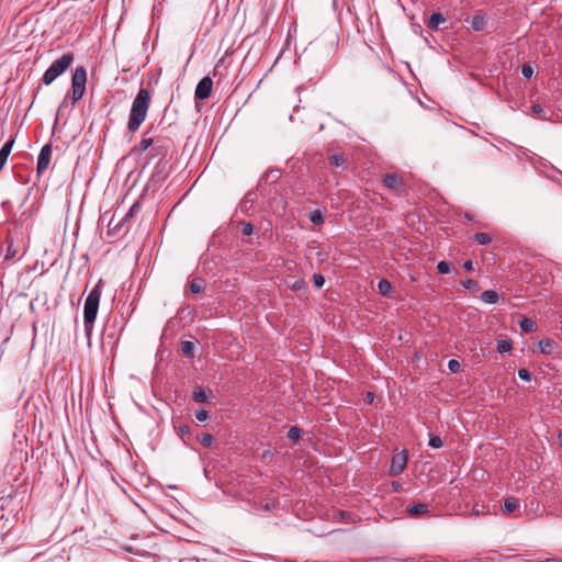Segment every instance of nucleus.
<instances>
[{"label": "nucleus", "mask_w": 562, "mask_h": 562, "mask_svg": "<svg viewBox=\"0 0 562 562\" xmlns=\"http://www.w3.org/2000/svg\"><path fill=\"white\" fill-rule=\"evenodd\" d=\"M473 239L480 245H487L492 241V237L487 233H475Z\"/></svg>", "instance_id": "25"}, {"label": "nucleus", "mask_w": 562, "mask_h": 562, "mask_svg": "<svg viewBox=\"0 0 562 562\" xmlns=\"http://www.w3.org/2000/svg\"><path fill=\"white\" fill-rule=\"evenodd\" d=\"M437 271L440 274H448L451 271V265L447 261H439L437 265Z\"/></svg>", "instance_id": "29"}, {"label": "nucleus", "mask_w": 562, "mask_h": 562, "mask_svg": "<svg viewBox=\"0 0 562 562\" xmlns=\"http://www.w3.org/2000/svg\"><path fill=\"white\" fill-rule=\"evenodd\" d=\"M213 441H214L213 436H212L211 434H207V432L203 434V435L201 436V438H200V442H201V445H202L203 447H205V448H207V447L212 446Z\"/></svg>", "instance_id": "32"}, {"label": "nucleus", "mask_w": 562, "mask_h": 562, "mask_svg": "<svg viewBox=\"0 0 562 562\" xmlns=\"http://www.w3.org/2000/svg\"><path fill=\"white\" fill-rule=\"evenodd\" d=\"M448 369L452 373H458L460 371V369H461V363L458 360H456V359H451L448 362Z\"/></svg>", "instance_id": "33"}, {"label": "nucleus", "mask_w": 562, "mask_h": 562, "mask_svg": "<svg viewBox=\"0 0 562 562\" xmlns=\"http://www.w3.org/2000/svg\"><path fill=\"white\" fill-rule=\"evenodd\" d=\"M519 326H520V329L525 333H531V331L536 330V328H537L536 322L531 321L528 317H522L519 321Z\"/></svg>", "instance_id": "19"}, {"label": "nucleus", "mask_w": 562, "mask_h": 562, "mask_svg": "<svg viewBox=\"0 0 562 562\" xmlns=\"http://www.w3.org/2000/svg\"><path fill=\"white\" fill-rule=\"evenodd\" d=\"M329 160L336 167H341L346 162V157L344 154H335L330 156Z\"/></svg>", "instance_id": "28"}, {"label": "nucleus", "mask_w": 562, "mask_h": 562, "mask_svg": "<svg viewBox=\"0 0 562 562\" xmlns=\"http://www.w3.org/2000/svg\"><path fill=\"white\" fill-rule=\"evenodd\" d=\"M382 182L390 190H403L404 189L403 176L397 172L384 175L382 178Z\"/></svg>", "instance_id": "6"}, {"label": "nucleus", "mask_w": 562, "mask_h": 562, "mask_svg": "<svg viewBox=\"0 0 562 562\" xmlns=\"http://www.w3.org/2000/svg\"><path fill=\"white\" fill-rule=\"evenodd\" d=\"M302 429L296 427V426H292L290 427L289 431H288V438L291 439V440H299L301 437H302Z\"/></svg>", "instance_id": "27"}, {"label": "nucleus", "mask_w": 562, "mask_h": 562, "mask_svg": "<svg viewBox=\"0 0 562 562\" xmlns=\"http://www.w3.org/2000/svg\"><path fill=\"white\" fill-rule=\"evenodd\" d=\"M463 268L468 271H471L473 269V261L472 260H467L464 261L463 263Z\"/></svg>", "instance_id": "41"}, {"label": "nucleus", "mask_w": 562, "mask_h": 562, "mask_svg": "<svg viewBox=\"0 0 562 562\" xmlns=\"http://www.w3.org/2000/svg\"><path fill=\"white\" fill-rule=\"evenodd\" d=\"M340 515H341V517L349 516V514L346 512H340Z\"/></svg>", "instance_id": "48"}, {"label": "nucleus", "mask_w": 562, "mask_h": 562, "mask_svg": "<svg viewBox=\"0 0 562 562\" xmlns=\"http://www.w3.org/2000/svg\"><path fill=\"white\" fill-rule=\"evenodd\" d=\"M153 143H140V150H146Z\"/></svg>", "instance_id": "44"}, {"label": "nucleus", "mask_w": 562, "mask_h": 562, "mask_svg": "<svg viewBox=\"0 0 562 562\" xmlns=\"http://www.w3.org/2000/svg\"><path fill=\"white\" fill-rule=\"evenodd\" d=\"M313 283L316 288H322L325 283V278L321 273L313 274Z\"/></svg>", "instance_id": "37"}, {"label": "nucleus", "mask_w": 562, "mask_h": 562, "mask_svg": "<svg viewBox=\"0 0 562 562\" xmlns=\"http://www.w3.org/2000/svg\"><path fill=\"white\" fill-rule=\"evenodd\" d=\"M407 453L406 451L400 452L392 458L390 473L392 475H400L406 468Z\"/></svg>", "instance_id": "8"}, {"label": "nucleus", "mask_w": 562, "mask_h": 562, "mask_svg": "<svg viewBox=\"0 0 562 562\" xmlns=\"http://www.w3.org/2000/svg\"><path fill=\"white\" fill-rule=\"evenodd\" d=\"M400 484H394V488L397 491L400 488Z\"/></svg>", "instance_id": "50"}, {"label": "nucleus", "mask_w": 562, "mask_h": 562, "mask_svg": "<svg viewBox=\"0 0 562 562\" xmlns=\"http://www.w3.org/2000/svg\"><path fill=\"white\" fill-rule=\"evenodd\" d=\"M142 140H148V142H151V140H153V138H150V137H149V138H145V137H144Z\"/></svg>", "instance_id": "51"}, {"label": "nucleus", "mask_w": 562, "mask_h": 562, "mask_svg": "<svg viewBox=\"0 0 562 562\" xmlns=\"http://www.w3.org/2000/svg\"><path fill=\"white\" fill-rule=\"evenodd\" d=\"M100 299L101 288L100 284H97L86 297L83 305V326L89 341L93 330V323L98 315Z\"/></svg>", "instance_id": "2"}, {"label": "nucleus", "mask_w": 562, "mask_h": 562, "mask_svg": "<svg viewBox=\"0 0 562 562\" xmlns=\"http://www.w3.org/2000/svg\"><path fill=\"white\" fill-rule=\"evenodd\" d=\"M465 217L471 221L472 220V216L469 214V213H465Z\"/></svg>", "instance_id": "49"}, {"label": "nucleus", "mask_w": 562, "mask_h": 562, "mask_svg": "<svg viewBox=\"0 0 562 562\" xmlns=\"http://www.w3.org/2000/svg\"><path fill=\"white\" fill-rule=\"evenodd\" d=\"M373 400H374L373 393L368 392L367 395H366V401L369 402V403H372Z\"/></svg>", "instance_id": "43"}, {"label": "nucleus", "mask_w": 562, "mask_h": 562, "mask_svg": "<svg viewBox=\"0 0 562 562\" xmlns=\"http://www.w3.org/2000/svg\"><path fill=\"white\" fill-rule=\"evenodd\" d=\"M554 346H555V342L550 338L541 339L538 342V348L541 353H547V355L551 353Z\"/></svg>", "instance_id": "16"}, {"label": "nucleus", "mask_w": 562, "mask_h": 562, "mask_svg": "<svg viewBox=\"0 0 562 562\" xmlns=\"http://www.w3.org/2000/svg\"><path fill=\"white\" fill-rule=\"evenodd\" d=\"M393 286L386 279H381L378 282V291L382 296H389L392 293Z\"/></svg>", "instance_id": "17"}, {"label": "nucleus", "mask_w": 562, "mask_h": 562, "mask_svg": "<svg viewBox=\"0 0 562 562\" xmlns=\"http://www.w3.org/2000/svg\"><path fill=\"white\" fill-rule=\"evenodd\" d=\"M272 507H273V505L268 503V504H266V505L263 506V509H265V510H270Z\"/></svg>", "instance_id": "46"}, {"label": "nucleus", "mask_w": 562, "mask_h": 562, "mask_svg": "<svg viewBox=\"0 0 562 562\" xmlns=\"http://www.w3.org/2000/svg\"><path fill=\"white\" fill-rule=\"evenodd\" d=\"M7 244L8 245L4 255V260H13L19 252V247L14 244V241L11 238L7 240Z\"/></svg>", "instance_id": "15"}, {"label": "nucleus", "mask_w": 562, "mask_h": 562, "mask_svg": "<svg viewBox=\"0 0 562 562\" xmlns=\"http://www.w3.org/2000/svg\"><path fill=\"white\" fill-rule=\"evenodd\" d=\"M241 233L245 236H250L254 233V225L249 222H244L241 224Z\"/></svg>", "instance_id": "34"}, {"label": "nucleus", "mask_w": 562, "mask_h": 562, "mask_svg": "<svg viewBox=\"0 0 562 562\" xmlns=\"http://www.w3.org/2000/svg\"><path fill=\"white\" fill-rule=\"evenodd\" d=\"M512 350V342L507 339H499L497 341V351L499 353H506Z\"/></svg>", "instance_id": "26"}, {"label": "nucleus", "mask_w": 562, "mask_h": 562, "mask_svg": "<svg viewBox=\"0 0 562 562\" xmlns=\"http://www.w3.org/2000/svg\"><path fill=\"white\" fill-rule=\"evenodd\" d=\"M213 81L210 77L202 78L195 88V98L199 100H205L211 95Z\"/></svg>", "instance_id": "7"}, {"label": "nucleus", "mask_w": 562, "mask_h": 562, "mask_svg": "<svg viewBox=\"0 0 562 562\" xmlns=\"http://www.w3.org/2000/svg\"><path fill=\"white\" fill-rule=\"evenodd\" d=\"M52 143H46L37 157L36 173L42 176L48 168L52 159Z\"/></svg>", "instance_id": "5"}, {"label": "nucleus", "mask_w": 562, "mask_h": 562, "mask_svg": "<svg viewBox=\"0 0 562 562\" xmlns=\"http://www.w3.org/2000/svg\"><path fill=\"white\" fill-rule=\"evenodd\" d=\"M290 286L293 290H302L305 286V282L301 279H297Z\"/></svg>", "instance_id": "40"}, {"label": "nucleus", "mask_w": 562, "mask_h": 562, "mask_svg": "<svg viewBox=\"0 0 562 562\" xmlns=\"http://www.w3.org/2000/svg\"><path fill=\"white\" fill-rule=\"evenodd\" d=\"M308 218H310V221L314 225H318L319 226V225L324 224V216H323V213L319 210L311 211L310 215H308Z\"/></svg>", "instance_id": "22"}, {"label": "nucleus", "mask_w": 562, "mask_h": 562, "mask_svg": "<svg viewBox=\"0 0 562 562\" xmlns=\"http://www.w3.org/2000/svg\"><path fill=\"white\" fill-rule=\"evenodd\" d=\"M551 114H552V111L550 109L546 110L539 103H535L531 106L530 115L536 117V119L548 121V120L551 119Z\"/></svg>", "instance_id": "10"}, {"label": "nucleus", "mask_w": 562, "mask_h": 562, "mask_svg": "<svg viewBox=\"0 0 562 562\" xmlns=\"http://www.w3.org/2000/svg\"><path fill=\"white\" fill-rule=\"evenodd\" d=\"M498 293L494 290H486L481 294L483 302L487 304H495L498 301Z\"/></svg>", "instance_id": "18"}, {"label": "nucleus", "mask_w": 562, "mask_h": 562, "mask_svg": "<svg viewBox=\"0 0 562 562\" xmlns=\"http://www.w3.org/2000/svg\"><path fill=\"white\" fill-rule=\"evenodd\" d=\"M281 177V170L277 168H270L267 170L262 177L261 181H265L267 183H276Z\"/></svg>", "instance_id": "12"}, {"label": "nucleus", "mask_w": 562, "mask_h": 562, "mask_svg": "<svg viewBox=\"0 0 562 562\" xmlns=\"http://www.w3.org/2000/svg\"><path fill=\"white\" fill-rule=\"evenodd\" d=\"M429 508L427 504L415 503L406 507V513L412 517H418L428 513Z\"/></svg>", "instance_id": "11"}, {"label": "nucleus", "mask_w": 562, "mask_h": 562, "mask_svg": "<svg viewBox=\"0 0 562 562\" xmlns=\"http://www.w3.org/2000/svg\"><path fill=\"white\" fill-rule=\"evenodd\" d=\"M74 54L66 53L60 58L55 60L44 72L43 75V83L49 86L53 83L59 76H61L72 64Z\"/></svg>", "instance_id": "3"}, {"label": "nucleus", "mask_w": 562, "mask_h": 562, "mask_svg": "<svg viewBox=\"0 0 562 562\" xmlns=\"http://www.w3.org/2000/svg\"><path fill=\"white\" fill-rule=\"evenodd\" d=\"M558 440H559V443L562 446V431L559 432Z\"/></svg>", "instance_id": "47"}, {"label": "nucleus", "mask_w": 562, "mask_h": 562, "mask_svg": "<svg viewBox=\"0 0 562 562\" xmlns=\"http://www.w3.org/2000/svg\"><path fill=\"white\" fill-rule=\"evenodd\" d=\"M521 75L525 78H531L533 75V69L529 64H524L521 67Z\"/></svg>", "instance_id": "38"}, {"label": "nucleus", "mask_w": 562, "mask_h": 562, "mask_svg": "<svg viewBox=\"0 0 562 562\" xmlns=\"http://www.w3.org/2000/svg\"><path fill=\"white\" fill-rule=\"evenodd\" d=\"M192 397L198 403H204L207 401V395L203 387H195L193 390Z\"/></svg>", "instance_id": "23"}, {"label": "nucleus", "mask_w": 562, "mask_h": 562, "mask_svg": "<svg viewBox=\"0 0 562 562\" xmlns=\"http://www.w3.org/2000/svg\"><path fill=\"white\" fill-rule=\"evenodd\" d=\"M223 63H224V58H221V59L218 60V63L216 64V66H215V70H216V69H217V68H218ZM214 75H216V71L214 72Z\"/></svg>", "instance_id": "45"}, {"label": "nucleus", "mask_w": 562, "mask_h": 562, "mask_svg": "<svg viewBox=\"0 0 562 562\" xmlns=\"http://www.w3.org/2000/svg\"><path fill=\"white\" fill-rule=\"evenodd\" d=\"M179 430H180V432H181L182 435H188V434L190 432V427H189V426H187V425H183V426H181V427L179 428Z\"/></svg>", "instance_id": "42"}, {"label": "nucleus", "mask_w": 562, "mask_h": 562, "mask_svg": "<svg viewBox=\"0 0 562 562\" xmlns=\"http://www.w3.org/2000/svg\"><path fill=\"white\" fill-rule=\"evenodd\" d=\"M209 417H210V415L206 409L200 408V409L195 411V418L199 422H205L206 419H209Z\"/></svg>", "instance_id": "35"}, {"label": "nucleus", "mask_w": 562, "mask_h": 562, "mask_svg": "<svg viewBox=\"0 0 562 562\" xmlns=\"http://www.w3.org/2000/svg\"><path fill=\"white\" fill-rule=\"evenodd\" d=\"M194 351V345L192 341L184 340L181 342V352L186 357H192Z\"/></svg>", "instance_id": "24"}, {"label": "nucleus", "mask_w": 562, "mask_h": 562, "mask_svg": "<svg viewBox=\"0 0 562 562\" xmlns=\"http://www.w3.org/2000/svg\"><path fill=\"white\" fill-rule=\"evenodd\" d=\"M487 26V19L484 15H474L471 21V27L474 31H483Z\"/></svg>", "instance_id": "14"}, {"label": "nucleus", "mask_w": 562, "mask_h": 562, "mask_svg": "<svg viewBox=\"0 0 562 562\" xmlns=\"http://www.w3.org/2000/svg\"><path fill=\"white\" fill-rule=\"evenodd\" d=\"M518 507V499L515 497H507L504 502L503 512L505 514L514 513Z\"/></svg>", "instance_id": "20"}, {"label": "nucleus", "mask_w": 562, "mask_h": 562, "mask_svg": "<svg viewBox=\"0 0 562 562\" xmlns=\"http://www.w3.org/2000/svg\"><path fill=\"white\" fill-rule=\"evenodd\" d=\"M428 445L434 449H439L442 447V440L438 436H432L429 438Z\"/></svg>", "instance_id": "36"}, {"label": "nucleus", "mask_w": 562, "mask_h": 562, "mask_svg": "<svg viewBox=\"0 0 562 562\" xmlns=\"http://www.w3.org/2000/svg\"><path fill=\"white\" fill-rule=\"evenodd\" d=\"M205 289V281L200 278H195L190 282V291L192 293H201Z\"/></svg>", "instance_id": "21"}, {"label": "nucleus", "mask_w": 562, "mask_h": 562, "mask_svg": "<svg viewBox=\"0 0 562 562\" xmlns=\"http://www.w3.org/2000/svg\"><path fill=\"white\" fill-rule=\"evenodd\" d=\"M140 210V203L139 202H135L133 203V205L130 207L128 212L122 217V220H120L117 223L114 224V218H112L109 223V227L110 229H113V231H120L121 227L123 226V224L128 221L131 217H133L136 213H138Z\"/></svg>", "instance_id": "9"}, {"label": "nucleus", "mask_w": 562, "mask_h": 562, "mask_svg": "<svg viewBox=\"0 0 562 562\" xmlns=\"http://www.w3.org/2000/svg\"><path fill=\"white\" fill-rule=\"evenodd\" d=\"M151 95L147 89L142 88L132 102V108L128 116L127 128L130 132H136L142 123L145 121Z\"/></svg>", "instance_id": "1"}, {"label": "nucleus", "mask_w": 562, "mask_h": 562, "mask_svg": "<svg viewBox=\"0 0 562 562\" xmlns=\"http://www.w3.org/2000/svg\"><path fill=\"white\" fill-rule=\"evenodd\" d=\"M87 70L83 66L75 69L71 78V101L72 103L81 100L86 92Z\"/></svg>", "instance_id": "4"}, {"label": "nucleus", "mask_w": 562, "mask_h": 562, "mask_svg": "<svg viewBox=\"0 0 562 562\" xmlns=\"http://www.w3.org/2000/svg\"><path fill=\"white\" fill-rule=\"evenodd\" d=\"M462 286L464 289H468V290H477L479 289V283L477 281L473 280V279H467V280H463L462 282Z\"/></svg>", "instance_id": "31"}, {"label": "nucleus", "mask_w": 562, "mask_h": 562, "mask_svg": "<svg viewBox=\"0 0 562 562\" xmlns=\"http://www.w3.org/2000/svg\"><path fill=\"white\" fill-rule=\"evenodd\" d=\"M411 562H449V561H445L440 557L423 555L419 559L413 560Z\"/></svg>", "instance_id": "30"}, {"label": "nucleus", "mask_w": 562, "mask_h": 562, "mask_svg": "<svg viewBox=\"0 0 562 562\" xmlns=\"http://www.w3.org/2000/svg\"><path fill=\"white\" fill-rule=\"evenodd\" d=\"M518 376L522 380V381H526V382H530L531 381V373L529 370L527 369H519L518 370Z\"/></svg>", "instance_id": "39"}, {"label": "nucleus", "mask_w": 562, "mask_h": 562, "mask_svg": "<svg viewBox=\"0 0 562 562\" xmlns=\"http://www.w3.org/2000/svg\"><path fill=\"white\" fill-rule=\"evenodd\" d=\"M446 22V18L441 12L432 13L427 22V26L432 30H438L439 25Z\"/></svg>", "instance_id": "13"}]
</instances>
